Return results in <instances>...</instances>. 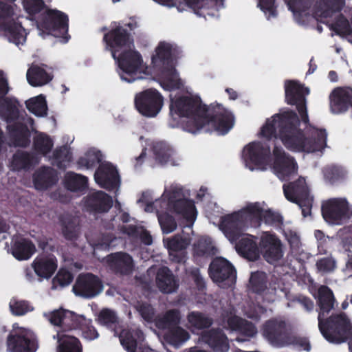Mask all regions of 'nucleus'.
I'll list each match as a JSON object with an SVG mask.
<instances>
[{
	"mask_svg": "<svg viewBox=\"0 0 352 352\" xmlns=\"http://www.w3.org/2000/svg\"><path fill=\"white\" fill-rule=\"evenodd\" d=\"M301 126L294 113L284 112L267 119L258 135L267 140L278 136L285 147L295 153H311L325 146L327 133L324 130L312 126L301 128Z\"/></svg>",
	"mask_w": 352,
	"mask_h": 352,
	"instance_id": "f257e3e1",
	"label": "nucleus"
},
{
	"mask_svg": "<svg viewBox=\"0 0 352 352\" xmlns=\"http://www.w3.org/2000/svg\"><path fill=\"white\" fill-rule=\"evenodd\" d=\"M170 111L186 118L185 129L192 133L205 127L206 131H214L219 135L227 133L234 124L232 113L223 105L214 103L211 105L212 116H206V108L200 98L188 92L186 95L173 96L170 94Z\"/></svg>",
	"mask_w": 352,
	"mask_h": 352,
	"instance_id": "f03ea898",
	"label": "nucleus"
},
{
	"mask_svg": "<svg viewBox=\"0 0 352 352\" xmlns=\"http://www.w3.org/2000/svg\"><path fill=\"white\" fill-rule=\"evenodd\" d=\"M106 49L118 60L122 80L132 82L152 75L153 72L143 61L140 54L133 49V41L125 30L116 26L104 36Z\"/></svg>",
	"mask_w": 352,
	"mask_h": 352,
	"instance_id": "7ed1b4c3",
	"label": "nucleus"
},
{
	"mask_svg": "<svg viewBox=\"0 0 352 352\" xmlns=\"http://www.w3.org/2000/svg\"><path fill=\"white\" fill-rule=\"evenodd\" d=\"M270 154L267 144L252 142L243 148L242 158L245 167L250 170L270 168L281 180L289 179L297 173L298 164L294 157L286 153L281 146L274 143Z\"/></svg>",
	"mask_w": 352,
	"mask_h": 352,
	"instance_id": "20e7f679",
	"label": "nucleus"
},
{
	"mask_svg": "<svg viewBox=\"0 0 352 352\" xmlns=\"http://www.w3.org/2000/svg\"><path fill=\"white\" fill-rule=\"evenodd\" d=\"M243 226L240 229H236L234 226H231L234 235V239L230 240L235 243L236 250L243 257L250 261H255L262 254L265 259L271 263L280 260L283 256V251L280 240L274 234L270 232H263L260 236L259 247L257 246L255 239L253 236L248 234H243Z\"/></svg>",
	"mask_w": 352,
	"mask_h": 352,
	"instance_id": "39448f33",
	"label": "nucleus"
},
{
	"mask_svg": "<svg viewBox=\"0 0 352 352\" xmlns=\"http://www.w3.org/2000/svg\"><path fill=\"white\" fill-rule=\"evenodd\" d=\"M157 209L158 220L163 232L168 234L176 228V223L164 209L181 215L191 227L197 217V210L192 201L184 198L180 189L173 188L170 190H166L162 200H157L154 203Z\"/></svg>",
	"mask_w": 352,
	"mask_h": 352,
	"instance_id": "423d86ee",
	"label": "nucleus"
},
{
	"mask_svg": "<svg viewBox=\"0 0 352 352\" xmlns=\"http://www.w3.org/2000/svg\"><path fill=\"white\" fill-rule=\"evenodd\" d=\"M317 298L320 307L318 325L322 334L329 342H342L344 341L343 333L352 327L349 320L344 314H339L331 316L324 323V314L333 307V294L328 287L321 286L318 289Z\"/></svg>",
	"mask_w": 352,
	"mask_h": 352,
	"instance_id": "0eeeda50",
	"label": "nucleus"
},
{
	"mask_svg": "<svg viewBox=\"0 0 352 352\" xmlns=\"http://www.w3.org/2000/svg\"><path fill=\"white\" fill-rule=\"evenodd\" d=\"M263 220L267 223H272L280 220L278 213L267 208L264 203H248L238 212L228 214L223 217L220 229L230 240L234 239V235L231 226L240 229L252 221Z\"/></svg>",
	"mask_w": 352,
	"mask_h": 352,
	"instance_id": "6e6552de",
	"label": "nucleus"
},
{
	"mask_svg": "<svg viewBox=\"0 0 352 352\" xmlns=\"http://www.w3.org/2000/svg\"><path fill=\"white\" fill-rule=\"evenodd\" d=\"M173 50V44L166 41H160L151 56L153 66L160 67V84L163 89L168 91L184 88V82L179 78L175 67L168 61Z\"/></svg>",
	"mask_w": 352,
	"mask_h": 352,
	"instance_id": "1a4fd4ad",
	"label": "nucleus"
},
{
	"mask_svg": "<svg viewBox=\"0 0 352 352\" xmlns=\"http://www.w3.org/2000/svg\"><path fill=\"white\" fill-rule=\"evenodd\" d=\"M39 34H51L60 38V42L67 43L69 36L68 31V18L63 12L51 9H45L43 16L38 22Z\"/></svg>",
	"mask_w": 352,
	"mask_h": 352,
	"instance_id": "9d476101",
	"label": "nucleus"
},
{
	"mask_svg": "<svg viewBox=\"0 0 352 352\" xmlns=\"http://www.w3.org/2000/svg\"><path fill=\"white\" fill-rule=\"evenodd\" d=\"M18 104L15 100L8 98L0 99V117L8 123V128L12 131V135L16 137L20 135L21 140H16L14 143L16 146H23L28 142V132L33 130V122L31 118H28L24 126H14L11 124L17 114Z\"/></svg>",
	"mask_w": 352,
	"mask_h": 352,
	"instance_id": "9b49d317",
	"label": "nucleus"
},
{
	"mask_svg": "<svg viewBox=\"0 0 352 352\" xmlns=\"http://www.w3.org/2000/svg\"><path fill=\"white\" fill-rule=\"evenodd\" d=\"M164 96L156 89L148 88L138 92L134 96L137 111L144 116L153 118L162 111L164 104Z\"/></svg>",
	"mask_w": 352,
	"mask_h": 352,
	"instance_id": "f8f14e48",
	"label": "nucleus"
},
{
	"mask_svg": "<svg viewBox=\"0 0 352 352\" xmlns=\"http://www.w3.org/2000/svg\"><path fill=\"white\" fill-rule=\"evenodd\" d=\"M157 3L168 6L176 7L179 12L187 10L190 8L199 16L206 18L207 16H214L218 10L222 6L223 0H182V2L176 3L174 0H154Z\"/></svg>",
	"mask_w": 352,
	"mask_h": 352,
	"instance_id": "ddd939ff",
	"label": "nucleus"
},
{
	"mask_svg": "<svg viewBox=\"0 0 352 352\" xmlns=\"http://www.w3.org/2000/svg\"><path fill=\"white\" fill-rule=\"evenodd\" d=\"M283 190L287 200L298 204L302 208L304 217L310 214L312 198L309 196L308 186L304 178L300 177L295 184L285 185Z\"/></svg>",
	"mask_w": 352,
	"mask_h": 352,
	"instance_id": "4468645a",
	"label": "nucleus"
},
{
	"mask_svg": "<svg viewBox=\"0 0 352 352\" xmlns=\"http://www.w3.org/2000/svg\"><path fill=\"white\" fill-rule=\"evenodd\" d=\"M8 347L11 352H35L37 344L30 331L15 323L8 339Z\"/></svg>",
	"mask_w": 352,
	"mask_h": 352,
	"instance_id": "2eb2a0df",
	"label": "nucleus"
},
{
	"mask_svg": "<svg viewBox=\"0 0 352 352\" xmlns=\"http://www.w3.org/2000/svg\"><path fill=\"white\" fill-rule=\"evenodd\" d=\"M285 100L289 104H296L298 113L301 116L303 125L308 126V116L305 106L304 97L308 95L309 90L308 88H304L297 82L288 80L285 84Z\"/></svg>",
	"mask_w": 352,
	"mask_h": 352,
	"instance_id": "dca6fc26",
	"label": "nucleus"
},
{
	"mask_svg": "<svg viewBox=\"0 0 352 352\" xmlns=\"http://www.w3.org/2000/svg\"><path fill=\"white\" fill-rule=\"evenodd\" d=\"M0 32L15 45H23L26 40V32L21 23H16L14 18L4 11V7L0 4Z\"/></svg>",
	"mask_w": 352,
	"mask_h": 352,
	"instance_id": "f3484780",
	"label": "nucleus"
},
{
	"mask_svg": "<svg viewBox=\"0 0 352 352\" xmlns=\"http://www.w3.org/2000/svg\"><path fill=\"white\" fill-rule=\"evenodd\" d=\"M324 219L329 224H341L349 217L347 201L344 199H332L322 207Z\"/></svg>",
	"mask_w": 352,
	"mask_h": 352,
	"instance_id": "a211bd4d",
	"label": "nucleus"
},
{
	"mask_svg": "<svg viewBox=\"0 0 352 352\" xmlns=\"http://www.w3.org/2000/svg\"><path fill=\"white\" fill-rule=\"evenodd\" d=\"M210 275L214 282L221 287L231 286L235 278V272L232 265L222 258H215L210 267Z\"/></svg>",
	"mask_w": 352,
	"mask_h": 352,
	"instance_id": "6ab92c4d",
	"label": "nucleus"
},
{
	"mask_svg": "<svg viewBox=\"0 0 352 352\" xmlns=\"http://www.w3.org/2000/svg\"><path fill=\"white\" fill-rule=\"evenodd\" d=\"M44 316L54 326L60 327V330L57 331L67 332L76 329L78 327V318L80 315H76L74 312L64 309H59L45 313Z\"/></svg>",
	"mask_w": 352,
	"mask_h": 352,
	"instance_id": "aec40b11",
	"label": "nucleus"
},
{
	"mask_svg": "<svg viewBox=\"0 0 352 352\" xmlns=\"http://www.w3.org/2000/svg\"><path fill=\"white\" fill-rule=\"evenodd\" d=\"M76 295L85 298H93L103 290L101 280L91 274H80L73 287Z\"/></svg>",
	"mask_w": 352,
	"mask_h": 352,
	"instance_id": "412c9836",
	"label": "nucleus"
},
{
	"mask_svg": "<svg viewBox=\"0 0 352 352\" xmlns=\"http://www.w3.org/2000/svg\"><path fill=\"white\" fill-rule=\"evenodd\" d=\"M53 78L52 69L45 65H32L26 73L28 82L35 87L48 84Z\"/></svg>",
	"mask_w": 352,
	"mask_h": 352,
	"instance_id": "4be33fe9",
	"label": "nucleus"
},
{
	"mask_svg": "<svg viewBox=\"0 0 352 352\" xmlns=\"http://www.w3.org/2000/svg\"><path fill=\"white\" fill-rule=\"evenodd\" d=\"M95 181L101 187L111 189L116 188L119 183L118 172L110 164H102L94 175Z\"/></svg>",
	"mask_w": 352,
	"mask_h": 352,
	"instance_id": "5701e85b",
	"label": "nucleus"
},
{
	"mask_svg": "<svg viewBox=\"0 0 352 352\" xmlns=\"http://www.w3.org/2000/svg\"><path fill=\"white\" fill-rule=\"evenodd\" d=\"M352 100V89L338 88L330 95V108L333 113H340L346 110Z\"/></svg>",
	"mask_w": 352,
	"mask_h": 352,
	"instance_id": "b1692460",
	"label": "nucleus"
},
{
	"mask_svg": "<svg viewBox=\"0 0 352 352\" xmlns=\"http://www.w3.org/2000/svg\"><path fill=\"white\" fill-rule=\"evenodd\" d=\"M190 239L187 236H177L170 239L164 241L165 245L169 250V254L171 259L175 262H182L186 258L184 252L190 244Z\"/></svg>",
	"mask_w": 352,
	"mask_h": 352,
	"instance_id": "393cba45",
	"label": "nucleus"
},
{
	"mask_svg": "<svg viewBox=\"0 0 352 352\" xmlns=\"http://www.w3.org/2000/svg\"><path fill=\"white\" fill-rule=\"evenodd\" d=\"M35 246L28 239L21 236H14L12 239L11 251L18 260H28L35 252Z\"/></svg>",
	"mask_w": 352,
	"mask_h": 352,
	"instance_id": "a878e982",
	"label": "nucleus"
},
{
	"mask_svg": "<svg viewBox=\"0 0 352 352\" xmlns=\"http://www.w3.org/2000/svg\"><path fill=\"white\" fill-rule=\"evenodd\" d=\"M36 274L41 278H49L57 268L56 260L52 256H38L32 263Z\"/></svg>",
	"mask_w": 352,
	"mask_h": 352,
	"instance_id": "bb28decb",
	"label": "nucleus"
},
{
	"mask_svg": "<svg viewBox=\"0 0 352 352\" xmlns=\"http://www.w3.org/2000/svg\"><path fill=\"white\" fill-rule=\"evenodd\" d=\"M120 340L128 352H153L149 348L142 349L143 336L138 331L131 333L130 331L123 330L120 336Z\"/></svg>",
	"mask_w": 352,
	"mask_h": 352,
	"instance_id": "cd10ccee",
	"label": "nucleus"
},
{
	"mask_svg": "<svg viewBox=\"0 0 352 352\" xmlns=\"http://www.w3.org/2000/svg\"><path fill=\"white\" fill-rule=\"evenodd\" d=\"M106 262L113 270L121 274H129L133 269V261L131 256L126 253H116L108 256Z\"/></svg>",
	"mask_w": 352,
	"mask_h": 352,
	"instance_id": "c85d7f7f",
	"label": "nucleus"
},
{
	"mask_svg": "<svg viewBox=\"0 0 352 352\" xmlns=\"http://www.w3.org/2000/svg\"><path fill=\"white\" fill-rule=\"evenodd\" d=\"M112 206V199L101 191L92 192L85 201L87 209L98 212H107Z\"/></svg>",
	"mask_w": 352,
	"mask_h": 352,
	"instance_id": "c756f323",
	"label": "nucleus"
},
{
	"mask_svg": "<svg viewBox=\"0 0 352 352\" xmlns=\"http://www.w3.org/2000/svg\"><path fill=\"white\" fill-rule=\"evenodd\" d=\"M156 284L160 290L164 293H171L177 289V282L167 267L160 268L157 272Z\"/></svg>",
	"mask_w": 352,
	"mask_h": 352,
	"instance_id": "7c9ffc66",
	"label": "nucleus"
},
{
	"mask_svg": "<svg viewBox=\"0 0 352 352\" xmlns=\"http://www.w3.org/2000/svg\"><path fill=\"white\" fill-rule=\"evenodd\" d=\"M58 341L57 352H82L78 340L75 336L63 332L54 336Z\"/></svg>",
	"mask_w": 352,
	"mask_h": 352,
	"instance_id": "2f4dec72",
	"label": "nucleus"
},
{
	"mask_svg": "<svg viewBox=\"0 0 352 352\" xmlns=\"http://www.w3.org/2000/svg\"><path fill=\"white\" fill-rule=\"evenodd\" d=\"M216 352H227L229 349L227 338L219 331H212L202 337Z\"/></svg>",
	"mask_w": 352,
	"mask_h": 352,
	"instance_id": "473e14b6",
	"label": "nucleus"
},
{
	"mask_svg": "<svg viewBox=\"0 0 352 352\" xmlns=\"http://www.w3.org/2000/svg\"><path fill=\"white\" fill-rule=\"evenodd\" d=\"M227 325L230 330L238 331L248 336H253L256 333L255 327L252 324L232 314L228 316Z\"/></svg>",
	"mask_w": 352,
	"mask_h": 352,
	"instance_id": "72a5a7b5",
	"label": "nucleus"
},
{
	"mask_svg": "<svg viewBox=\"0 0 352 352\" xmlns=\"http://www.w3.org/2000/svg\"><path fill=\"white\" fill-rule=\"evenodd\" d=\"M285 324L278 320L268 321L263 327V334L270 342H273L276 338L282 334Z\"/></svg>",
	"mask_w": 352,
	"mask_h": 352,
	"instance_id": "f704fd0d",
	"label": "nucleus"
},
{
	"mask_svg": "<svg viewBox=\"0 0 352 352\" xmlns=\"http://www.w3.org/2000/svg\"><path fill=\"white\" fill-rule=\"evenodd\" d=\"M28 109L36 116H44L47 113V104L43 95L29 99L26 101Z\"/></svg>",
	"mask_w": 352,
	"mask_h": 352,
	"instance_id": "c9c22d12",
	"label": "nucleus"
},
{
	"mask_svg": "<svg viewBox=\"0 0 352 352\" xmlns=\"http://www.w3.org/2000/svg\"><path fill=\"white\" fill-rule=\"evenodd\" d=\"M9 309L12 315L23 316L34 310V307L28 301L12 298L9 302Z\"/></svg>",
	"mask_w": 352,
	"mask_h": 352,
	"instance_id": "e433bc0d",
	"label": "nucleus"
},
{
	"mask_svg": "<svg viewBox=\"0 0 352 352\" xmlns=\"http://www.w3.org/2000/svg\"><path fill=\"white\" fill-rule=\"evenodd\" d=\"M54 173L50 168H45L36 173L34 177L35 187L43 189L48 187L54 182Z\"/></svg>",
	"mask_w": 352,
	"mask_h": 352,
	"instance_id": "4c0bfd02",
	"label": "nucleus"
},
{
	"mask_svg": "<svg viewBox=\"0 0 352 352\" xmlns=\"http://www.w3.org/2000/svg\"><path fill=\"white\" fill-rule=\"evenodd\" d=\"M34 146L36 154L49 157L48 154L53 146V142L48 136L41 133L35 138Z\"/></svg>",
	"mask_w": 352,
	"mask_h": 352,
	"instance_id": "58836bf2",
	"label": "nucleus"
},
{
	"mask_svg": "<svg viewBox=\"0 0 352 352\" xmlns=\"http://www.w3.org/2000/svg\"><path fill=\"white\" fill-rule=\"evenodd\" d=\"M153 153L155 159L161 164L170 163L173 164L172 158L173 157V151L165 144L162 143H157L153 148Z\"/></svg>",
	"mask_w": 352,
	"mask_h": 352,
	"instance_id": "ea45409f",
	"label": "nucleus"
},
{
	"mask_svg": "<svg viewBox=\"0 0 352 352\" xmlns=\"http://www.w3.org/2000/svg\"><path fill=\"white\" fill-rule=\"evenodd\" d=\"M65 186L72 191L80 190L86 187L87 178L73 173H69L65 176Z\"/></svg>",
	"mask_w": 352,
	"mask_h": 352,
	"instance_id": "a19ab883",
	"label": "nucleus"
},
{
	"mask_svg": "<svg viewBox=\"0 0 352 352\" xmlns=\"http://www.w3.org/2000/svg\"><path fill=\"white\" fill-rule=\"evenodd\" d=\"M38 160V157L37 156L30 157L27 153L18 152L13 157L12 166L14 169L25 168L34 164Z\"/></svg>",
	"mask_w": 352,
	"mask_h": 352,
	"instance_id": "79ce46f5",
	"label": "nucleus"
},
{
	"mask_svg": "<svg viewBox=\"0 0 352 352\" xmlns=\"http://www.w3.org/2000/svg\"><path fill=\"white\" fill-rule=\"evenodd\" d=\"M331 28L336 34L345 37L352 43V28L349 26L348 21L342 16H340L338 20L331 24Z\"/></svg>",
	"mask_w": 352,
	"mask_h": 352,
	"instance_id": "37998d69",
	"label": "nucleus"
},
{
	"mask_svg": "<svg viewBox=\"0 0 352 352\" xmlns=\"http://www.w3.org/2000/svg\"><path fill=\"white\" fill-rule=\"evenodd\" d=\"M190 327L195 329H200L209 327L212 321L210 318L199 312H191L188 316Z\"/></svg>",
	"mask_w": 352,
	"mask_h": 352,
	"instance_id": "c03bdc74",
	"label": "nucleus"
},
{
	"mask_svg": "<svg viewBox=\"0 0 352 352\" xmlns=\"http://www.w3.org/2000/svg\"><path fill=\"white\" fill-rule=\"evenodd\" d=\"M91 321L85 318L82 315L78 318V327L82 331V336L87 340H94L98 337V333L95 328L91 324Z\"/></svg>",
	"mask_w": 352,
	"mask_h": 352,
	"instance_id": "a18cd8bd",
	"label": "nucleus"
},
{
	"mask_svg": "<svg viewBox=\"0 0 352 352\" xmlns=\"http://www.w3.org/2000/svg\"><path fill=\"white\" fill-rule=\"evenodd\" d=\"M102 154L96 148L89 149L83 157H80L78 164L85 168H89L94 164L100 162Z\"/></svg>",
	"mask_w": 352,
	"mask_h": 352,
	"instance_id": "49530a36",
	"label": "nucleus"
},
{
	"mask_svg": "<svg viewBox=\"0 0 352 352\" xmlns=\"http://www.w3.org/2000/svg\"><path fill=\"white\" fill-rule=\"evenodd\" d=\"M214 247L209 238L201 237L194 244V251L197 255L213 254Z\"/></svg>",
	"mask_w": 352,
	"mask_h": 352,
	"instance_id": "de8ad7c7",
	"label": "nucleus"
},
{
	"mask_svg": "<svg viewBox=\"0 0 352 352\" xmlns=\"http://www.w3.org/2000/svg\"><path fill=\"white\" fill-rule=\"evenodd\" d=\"M188 338L189 334L188 332L183 329L177 327L171 332L167 339L171 344L177 346L182 342L188 340Z\"/></svg>",
	"mask_w": 352,
	"mask_h": 352,
	"instance_id": "09e8293b",
	"label": "nucleus"
},
{
	"mask_svg": "<svg viewBox=\"0 0 352 352\" xmlns=\"http://www.w3.org/2000/svg\"><path fill=\"white\" fill-rule=\"evenodd\" d=\"M72 278L69 272L65 269H60L53 279L54 287H56L58 285L60 287L67 286L71 283Z\"/></svg>",
	"mask_w": 352,
	"mask_h": 352,
	"instance_id": "8fccbe9b",
	"label": "nucleus"
},
{
	"mask_svg": "<svg viewBox=\"0 0 352 352\" xmlns=\"http://www.w3.org/2000/svg\"><path fill=\"white\" fill-rule=\"evenodd\" d=\"M124 232L129 235H140L142 241L146 245H151L152 243V238L151 235L142 228L135 229L129 226L128 228H124Z\"/></svg>",
	"mask_w": 352,
	"mask_h": 352,
	"instance_id": "3c124183",
	"label": "nucleus"
},
{
	"mask_svg": "<svg viewBox=\"0 0 352 352\" xmlns=\"http://www.w3.org/2000/svg\"><path fill=\"white\" fill-rule=\"evenodd\" d=\"M23 6L30 14H35L43 8V2L42 0H23Z\"/></svg>",
	"mask_w": 352,
	"mask_h": 352,
	"instance_id": "603ef678",
	"label": "nucleus"
},
{
	"mask_svg": "<svg viewBox=\"0 0 352 352\" xmlns=\"http://www.w3.org/2000/svg\"><path fill=\"white\" fill-rule=\"evenodd\" d=\"M98 321L102 324L109 325L117 321V317L115 313L109 309H103L100 311L98 316Z\"/></svg>",
	"mask_w": 352,
	"mask_h": 352,
	"instance_id": "864d4df0",
	"label": "nucleus"
},
{
	"mask_svg": "<svg viewBox=\"0 0 352 352\" xmlns=\"http://www.w3.org/2000/svg\"><path fill=\"white\" fill-rule=\"evenodd\" d=\"M274 0H259L258 6L267 15V19L275 15Z\"/></svg>",
	"mask_w": 352,
	"mask_h": 352,
	"instance_id": "5fc2aeb1",
	"label": "nucleus"
},
{
	"mask_svg": "<svg viewBox=\"0 0 352 352\" xmlns=\"http://www.w3.org/2000/svg\"><path fill=\"white\" fill-rule=\"evenodd\" d=\"M336 267L335 261L331 258L320 259L317 263V267L321 272H329L334 270Z\"/></svg>",
	"mask_w": 352,
	"mask_h": 352,
	"instance_id": "6e6d98bb",
	"label": "nucleus"
},
{
	"mask_svg": "<svg viewBox=\"0 0 352 352\" xmlns=\"http://www.w3.org/2000/svg\"><path fill=\"white\" fill-rule=\"evenodd\" d=\"M137 309L145 320H151L154 312L153 308L149 305L141 304L137 307Z\"/></svg>",
	"mask_w": 352,
	"mask_h": 352,
	"instance_id": "4d7b16f0",
	"label": "nucleus"
},
{
	"mask_svg": "<svg viewBox=\"0 0 352 352\" xmlns=\"http://www.w3.org/2000/svg\"><path fill=\"white\" fill-rule=\"evenodd\" d=\"M179 318V313L177 311H168L165 318V324H161L160 322H157V325L160 328H164L169 324L177 322Z\"/></svg>",
	"mask_w": 352,
	"mask_h": 352,
	"instance_id": "13d9d810",
	"label": "nucleus"
},
{
	"mask_svg": "<svg viewBox=\"0 0 352 352\" xmlns=\"http://www.w3.org/2000/svg\"><path fill=\"white\" fill-rule=\"evenodd\" d=\"M340 170L336 166L327 167L324 170V175L325 177L329 180H333L340 176Z\"/></svg>",
	"mask_w": 352,
	"mask_h": 352,
	"instance_id": "bf43d9fd",
	"label": "nucleus"
},
{
	"mask_svg": "<svg viewBox=\"0 0 352 352\" xmlns=\"http://www.w3.org/2000/svg\"><path fill=\"white\" fill-rule=\"evenodd\" d=\"M286 237L289 243L293 247H298L300 243L299 237L297 234L292 230L288 231L285 233Z\"/></svg>",
	"mask_w": 352,
	"mask_h": 352,
	"instance_id": "052dcab7",
	"label": "nucleus"
},
{
	"mask_svg": "<svg viewBox=\"0 0 352 352\" xmlns=\"http://www.w3.org/2000/svg\"><path fill=\"white\" fill-rule=\"evenodd\" d=\"M263 276H264V275L262 273H255V274H252V276L250 277V284L252 285L253 289L256 292H258L261 291V289H260L258 285H257V284H258V280L262 279L263 278Z\"/></svg>",
	"mask_w": 352,
	"mask_h": 352,
	"instance_id": "680f3d73",
	"label": "nucleus"
},
{
	"mask_svg": "<svg viewBox=\"0 0 352 352\" xmlns=\"http://www.w3.org/2000/svg\"><path fill=\"white\" fill-rule=\"evenodd\" d=\"M9 88L6 78L3 74L0 72V98L5 96L8 92Z\"/></svg>",
	"mask_w": 352,
	"mask_h": 352,
	"instance_id": "e2e57ef3",
	"label": "nucleus"
},
{
	"mask_svg": "<svg viewBox=\"0 0 352 352\" xmlns=\"http://www.w3.org/2000/svg\"><path fill=\"white\" fill-rule=\"evenodd\" d=\"M68 155L69 151L67 148L65 147L63 148V149L60 151V153L56 152V153H54V157L57 160H60V161H61L62 160L63 161L64 158H65L66 160H69L70 157Z\"/></svg>",
	"mask_w": 352,
	"mask_h": 352,
	"instance_id": "0e129e2a",
	"label": "nucleus"
},
{
	"mask_svg": "<svg viewBox=\"0 0 352 352\" xmlns=\"http://www.w3.org/2000/svg\"><path fill=\"white\" fill-rule=\"evenodd\" d=\"M226 91L229 94L230 99L234 100V99L236 98L237 94H236V92L235 91H234L232 89H227Z\"/></svg>",
	"mask_w": 352,
	"mask_h": 352,
	"instance_id": "69168bd1",
	"label": "nucleus"
},
{
	"mask_svg": "<svg viewBox=\"0 0 352 352\" xmlns=\"http://www.w3.org/2000/svg\"><path fill=\"white\" fill-rule=\"evenodd\" d=\"M343 6V0H336L334 10L338 11Z\"/></svg>",
	"mask_w": 352,
	"mask_h": 352,
	"instance_id": "338daca9",
	"label": "nucleus"
},
{
	"mask_svg": "<svg viewBox=\"0 0 352 352\" xmlns=\"http://www.w3.org/2000/svg\"><path fill=\"white\" fill-rule=\"evenodd\" d=\"M329 78H330L331 81H333V82H335L337 80V75H336V73L335 72H330L329 73Z\"/></svg>",
	"mask_w": 352,
	"mask_h": 352,
	"instance_id": "774afa93",
	"label": "nucleus"
}]
</instances>
